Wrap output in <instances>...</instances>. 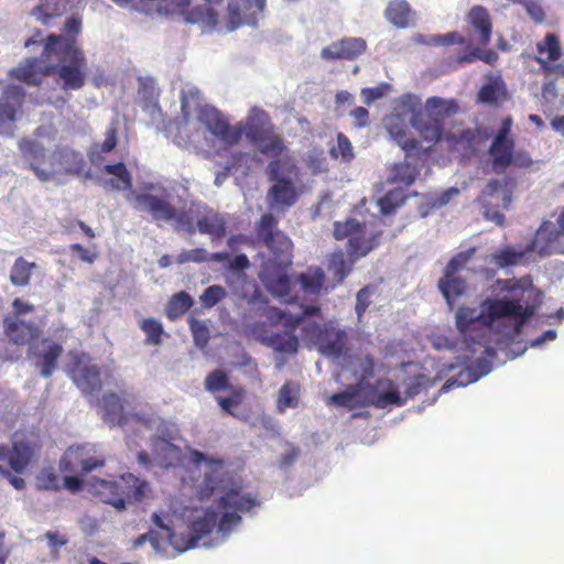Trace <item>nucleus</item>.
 Listing matches in <instances>:
<instances>
[{"mask_svg": "<svg viewBox=\"0 0 564 564\" xmlns=\"http://www.w3.org/2000/svg\"><path fill=\"white\" fill-rule=\"evenodd\" d=\"M508 90L501 76L490 78L489 83L482 85L477 94L478 102L486 105H498L506 100Z\"/></svg>", "mask_w": 564, "mask_h": 564, "instance_id": "72a5a7b5", "label": "nucleus"}, {"mask_svg": "<svg viewBox=\"0 0 564 564\" xmlns=\"http://www.w3.org/2000/svg\"><path fill=\"white\" fill-rule=\"evenodd\" d=\"M517 185V180L510 175L488 181L477 198L487 220L500 227L505 225L506 217L502 210L511 207Z\"/></svg>", "mask_w": 564, "mask_h": 564, "instance_id": "423d86ee", "label": "nucleus"}, {"mask_svg": "<svg viewBox=\"0 0 564 564\" xmlns=\"http://www.w3.org/2000/svg\"><path fill=\"white\" fill-rule=\"evenodd\" d=\"M36 268L35 262H28L19 257L11 269L10 281L15 286H25L30 283L32 270Z\"/></svg>", "mask_w": 564, "mask_h": 564, "instance_id": "49530a36", "label": "nucleus"}, {"mask_svg": "<svg viewBox=\"0 0 564 564\" xmlns=\"http://www.w3.org/2000/svg\"><path fill=\"white\" fill-rule=\"evenodd\" d=\"M300 281L306 292L317 294L323 288L325 274L321 268H316L312 273L301 274Z\"/></svg>", "mask_w": 564, "mask_h": 564, "instance_id": "603ef678", "label": "nucleus"}, {"mask_svg": "<svg viewBox=\"0 0 564 564\" xmlns=\"http://www.w3.org/2000/svg\"><path fill=\"white\" fill-rule=\"evenodd\" d=\"M367 48L366 41L359 37H346L322 50L321 56L326 61L354 59Z\"/></svg>", "mask_w": 564, "mask_h": 564, "instance_id": "a878e982", "label": "nucleus"}, {"mask_svg": "<svg viewBox=\"0 0 564 564\" xmlns=\"http://www.w3.org/2000/svg\"><path fill=\"white\" fill-rule=\"evenodd\" d=\"M267 174L274 184L268 191L269 206L276 210H285L293 206L299 194L293 182L280 175V160L272 159L267 166Z\"/></svg>", "mask_w": 564, "mask_h": 564, "instance_id": "9b49d317", "label": "nucleus"}, {"mask_svg": "<svg viewBox=\"0 0 564 564\" xmlns=\"http://www.w3.org/2000/svg\"><path fill=\"white\" fill-rule=\"evenodd\" d=\"M56 56L57 63H48L50 76L63 90H79L86 84L87 58L74 37L50 34L44 42L42 57Z\"/></svg>", "mask_w": 564, "mask_h": 564, "instance_id": "7ed1b4c3", "label": "nucleus"}, {"mask_svg": "<svg viewBox=\"0 0 564 564\" xmlns=\"http://www.w3.org/2000/svg\"><path fill=\"white\" fill-rule=\"evenodd\" d=\"M466 22L477 44L487 46L491 41L494 30L488 9L482 6L471 7L466 14Z\"/></svg>", "mask_w": 564, "mask_h": 564, "instance_id": "aec40b11", "label": "nucleus"}, {"mask_svg": "<svg viewBox=\"0 0 564 564\" xmlns=\"http://www.w3.org/2000/svg\"><path fill=\"white\" fill-rule=\"evenodd\" d=\"M188 323L195 345L205 348L210 339L209 328L205 322L197 321L194 317L189 318Z\"/></svg>", "mask_w": 564, "mask_h": 564, "instance_id": "5fc2aeb1", "label": "nucleus"}, {"mask_svg": "<svg viewBox=\"0 0 564 564\" xmlns=\"http://www.w3.org/2000/svg\"><path fill=\"white\" fill-rule=\"evenodd\" d=\"M47 59L46 57H29L19 66L10 69L9 76L29 86H40L43 78L50 76L48 63L43 66L41 63Z\"/></svg>", "mask_w": 564, "mask_h": 564, "instance_id": "b1692460", "label": "nucleus"}, {"mask_svg": "<svg viewBox=\"0 0 564 564\" xmlns=\"http://www.w3.org/2000/svg\"><path fill=\"white\" fill-rule=\"evenodd\" d=\"M325 328L326 324L322 325L317 322H307L302 327L303 338L313 343L314 345H318Z\"/></svg>", "mask_w": 564, "mask_h": 564, "instance_id": "0e129e2a", "label": "nucleus"}, {"mask_svg": "<svg viewBox=\"0 0 564 564\" xmlns=\"http://www.w3.org/2000/svg\"><path fill=\"white\" fill-rule=\"evenodd\" d=\"M330 155L335 159L340 156L344 162H350L355 158L351 142L347 135L341 132L337 133V147L330 149Z\"/></svg>", "mask_w": 564, "mask_h": 564, "instance_id": "4d7b16f0", "label": "nucleus"}, {"mask_svg": "<svg viewBox=\"0 0 564 564\" xmlns=\"http://www.w3.org/2000/svg\"><path fill=\"white\" fill-rule=\"evenodd\" d=\"M3 332L9 341L17 346H24L32 339H37L41 329L34 322H25L18 316L3 318Z\"/></svg>", "mask_w": 564, "mask_h": 564, "instance_id": "412c9836", "label": "nucleus"}, {"mask_svg": "<svg viewBox=\"0 0 564 564\" xmlns=\"http://www.w3.org/2000/svg\"><path fill=\"white\" fill-rule=\"evenodd\" d=\"M475 251H476L475 248H469L468 250L462 251V252L457 253L456 256H454L447 263L444 272H447L448 275L457 274V272H459L460 270H463L466 267L468 261L474 256Z\"/></svg>", "mask_w": 564, "mask_h": 564, "instance_id": "052dcab7", "label": "nucleus"}, {"mask_svg": "<svg viewBox=\"0 0 564 564\" xmlns=\"http://www.w3.org/2000/svg\"><path fill=\"white\" fill-rule=\"evenodd\" d=\"M241 129V137L256 145L258 150L272 159H278L288 151L284 139L275 132L270 115L260 108H252L245 121L236 124Z\"/></svg>", "mask_w": 564, "mask_h": 564, "instance_id": "39448f33", "label": "nucleus"}, {"mask_svg": "<svg viewBox=\"0 0 564 564\" xmlns=\"http://www.w3.org/2000/svg\"><path fill=\"white\" fill-rule=\"evenodd\" d=\"M508 291L513 293L512 299H487L481 304L480 313L476 308L459 307L456 312V326L460 333L475 329L477 324L490 328L495 321L505 317H513V335L521 334L525 323L535 314L534 304L524 301L527 292L532 293V288L524 289L518 281L508 286Z\"/></svg>", "mask_w": 564, "mask_h": 564, "instance_id": "f03ea898", "label": "nucleus"}, {"mask_svg": "<svg viewBox=\"0 0 564 564\" xmlns=\"http://www.w3.org/2000/svg\"><path fill=\"white\" fill-rule=\"evenodd\" d=\"M301 386L300 383L288 380L278 392L276 411L284 413L286 409H295L300 403Z\"/></svg>", "mask_w": 564, "mask_h": 564, "instance_id": "e433bc0d", "label": "nucleus"}, {"mask_svg": "<svg viewBox=\"0 0 564 564\" xmlns=\"http://www.w3.org/2000/svg\"><path fill=\"white\" fill-rule=\"evenodd\" d=\"M135 208L149 213L155 221H172L175 217V206L169 200L149 193H140L134 196Z\"/></svg>", "mask_w": 564, "mask_h": 564, "instance_id": "5701e85b", "label": "nucleus"}, {"mask_svg": "<svg viewBox=\"0 0 564 564\" xmlns=\"http://www.w3.org/2000/svg\"><path fill=\"white\" fill-rule=\"evenodd\" d=\"M390 91V85L382 83L376 87L362 88L360 95L366 105H371L373 101L383 98Z\"/></svg>", "mask_w": 564, "mask_h": 564, "instance_id": "e2e57ef3", "label": "nucleus"}, {"mask_svg": "<svg viewBox=\"0 0 564 564\" xmlns=\"http://www.w3.org/2000/svg\"><path fill=\"white\" fill-rule=\"evenodd\" d=\"M191 462L195 465L206 464L207 470L204 473L202 482L198 486L197 495L199 499H207L216 491H224L218 500V507L224 513L217 520L219 532L227 534L235 527L240 524L241 517L238 512H248L259 505V501L251 494L242 492L240 486L228 488L230 480L229 473L225 470V460L220 457L207 456L204 453L193 449L189 453Z\"/></svg>", "mask_w": 564, "mask_h": 564, "instance_id": "f257e3e1", "label": "nucleus"}, {"mask_svg": "<svg viewBox=\"0 0 564 564\" xmlns=\"http://www.w3.org/2000/svg\"><path fill=\"white\" fill-rule=\"evenodd\" d=\"M538 55L534 59L539 63L544 76L552 75L564 77V64L554 63L562 57L560 39L554 33H547L544 39L536 43Z\"/></svg>", "mask_w": 564, "mask_h": 564, "instance_id": "2eb2a0df", "label": "nucleus"}, {"mask_svg": "<svg viewBox=\"0 0 564 564\" xmlns=\"http://www.w3.org/2000/svg\"><path fill=\"white\" fill-rule=\"evenodd\" d=\"M427 43L432 45L459 44L465 45V50H468V44H471L470 41H468L464 35H462L457 31L448 32L446 34L433 35Z\"/></svg>", "mask_w": 564, "mask_h": 564, "instance_id": "13d9d810", "label": "nucleus"}, {"mask_svg": "<svg viewBox=\"0 0 564 564\" xmlns=\"http://www.w3.org/2000/svg\"><path fill=\"white\" fill-rule=\"evenodd\" d=\"M514 141L492 140L488 153L491 158L492 171L501 174L513 163Z\"/></svg>", "mask_w": 564, "mask_h": 564, "instance_id": "c756f323", "label": "nucleus"}, {"mask_svg": "<svg viewBox=\"0 0 564 564\" xmlns=\"http://www.w3.org/2000/svg\"><path fill=\"white\" fill-rule=\"evenodd\" d=\"M263 281H265L268 288L279 296H285L290 292V279L285 273L279 274L275 280L263 278Z\"/></svg>", "mask_w": 564, "mask_h": 564, "instance_id": "69168bd1", "label": "nucleus"}, {"mask_svg": "<svg viewBox=\"0 0 564 564\" xmlns=\"http://www.w3.org/2000/svg\"><path fill=\"white\" fill-rule=\"evenodd\" d=\"M19 150L29 162L30 170L41 182H47L54 176V172L43 169L46 162V149L42 143L29 138H22L19 141Z\"/></svg>", "mask_w": 564, "mask_h": 564, "instance_id": "6ab92c4d", "label": "nucleus"}, {"mask_svg": "<svg viewBox=\"0 0 564 564\" xmlns=\"http://www.w3.org/2000/svg\"><path fill=\"white\" fill-rule=\"evenodd\" d=\"M69 377L85 394H91L101 388L100 368L93 364L91 358L85 354H76L73 356L69 368Z\"/></svg>", "mask_w": 564, "mask_h": 564, "instance_id": "4468645a", "label": "nucleus"}, {"mask_svg": "<svg viewBox=\"0 0 564 564\" xmlns=\"http://www.w3.org/2000/svg\"><path fill=\"white\" fill-rule=\"evenodd\" d=\"M140 328L147 336V343L152 345L161 344L162 335L164 334L163 325L161 322L153 317H149L142 321Z\"/></svg>", "mask_w": 564, "mask_h": 564, "instance_id": "864d4df0", "label": "nucleus"}, {"mask_svg": "<svg viewBox=\"0 0 564 564\" xmlns=\"http://www.w3.org/2000/svg\"><path fill=\"white\" fill-rule=\"evenodd\" d=\"M375 291L376 288L373 285H365L357 292L355 311L358 316V319H360L364 316V314L370 306L371 297Z\"/></svg>", "mask_w": 564, "mask_h": 564, "instance_id": "bf43d9fd", "label": "nucleus"}, {"mask_svg": "<svg viewBox=\"0 0 564 564\" xmlns=\"http://www.w3.org/2000/svg\"><path fill=\"white\" fill-rule=\"evenodd\" d=\"M104 172L115 176L107 182L112 189L126 191L132 187L131 174L123 162L107 164L104 166Z\"/></svg>", "mask_w": 564, "mask_h": 564, "instance_id": "58836bf2", "label": "nucleus"}, {"mask_svg": "<svg viewBox=\"0 0 564 564\" xmlns=\"http://www.w3.org/2000/svg\"><path fill=\"white\" fill-rule=\"evenodd\" d=\"M486 46H477L468 44V50H463L457 53L453 58L452 63L456 65L470 64L476 61H481L490 66H495L499 61V55L491 48H485Z\"/></svg>", "mask_w": 564, "mask_h": 564, "instance_id": "7c9ffc66", "label": "nucleus"}, {"mask_svg": "<svg viewBox=\"0 0 564 564\" xmlns=\"http://www.w3.org/2000/svg\"><path fill=\"white\" fill-rule=\"evenodd\" d=\"M195 227L200 234H208L217 238H221L226 234L225 221L213 212L202 216L198 215Z\"/></svg>", "mask_w": 564, "mask_h": 564, "instance_id": "79ce46f5", "label": "nucleus"}, {"mask_svg": "<svg viewBox=\"0 0 564 564\" xmlns=\"http://www.w3.org/2000/svg\"><path fill=\"white\" fill-rule=\"evenodd\" d=\"M42 447L40 436L33 432L15 434L11 448L0 445V460H8L10 468L22 474Z\"/></svg>", "mask_w": 564, "mask_h": 564, "instance_id": "9d476101", "label": "nucleus"}, {"mask_svg": "<svg viewBox=\"0 0 564 564\" xmlns=\"http://www.w3.org/2000/svg\"><path fill=\"white\" fill-rule=\"evenodd\" d=\"M367 388L371 392L368 404L377 409H386L391 405L401 406L405 403L397 386L390 379H378L375 384H368Z\"/></svg>", "mask_w": 564, "mask_h": 564, "instance_id": "4be33fe9", "label": "nucleus"}, {"mask_svg": "<svg viewBox=\"0 0 564 564\" xmlns=\"http://www.w3.org/2000/svg\"><path fill=\"white\" fill-rule=\"evenodd\" d=\"M63 351L64 349L61 344L48 338L42 339L40 347L30 346L29 348V354L36 359L35 366L40 369V373L44 378H50L56 370L58 359Z\"/></svg>", "mask_w": 564, "mask_h": 564, "instance_id": "a211bd4d", "label": "nucleus"}, {"mask_svg": "<svg viewBox=\"0 0 564 564\" xmlns=\"http://www.w3.org/2000/svg\"><path fill=\"white\" fill-rule=\"evenodd\" d=\"M257 239L273 254L274 261L280 267L292 263L291 239L278 229V219L270 213L263 214L254 227Z\"/></svg>", "mask_w": 564, "mask_h": 564, "instance_id": "6e6552de", "label": "nucleus"}, {"mask_svg": "<svg viewBox=\"0 0 564 564\" xmlns=\"http://www.w3.org/2000/svg\"><path fill=\"white\" fill-rule=\"evenodd\" d=\"M563 238L564 235L560 228H556L551 221H544L528 245V250L535 251L540 256L563 254Z\"/></svg>", "mask_w": 564, "mask_h": 564, "instance_id": "dca6fc26", "label": "nucleus"}, {"mask_svg": "<svg viewBox=\"0 0 564 564\" xmlns=\"http://www.w3.org/2000/svg\"><path fill=\"white\" fill-rule=\"evenodd\" d=\"M348 340L347 333L344 329L335 327L332 323H326V328L318 343V350L326 357L339 358L346 349Z\"/></svg>", "mask_w": 564, "mask_h": 564, "instance_id": "bb28decb", "label": "nucleus"}, {"mask_svg": "<svg viewBox=\"0 0 564 564\" xmlns=\"http://www.w3.org/2000/svg\"><path fill=\"white\" fill-rule=\"evenodd\" d=\"M361 227L362 224L354 218L347 219L343 223L335 221L333 235L336 240H344L345 238L349 240L350 237L354 236Z\"/></svg>", "mask_w": 564, "mask_h": 564, "instance_id": "6e6d98bb", "label": "nucleus"}, {"mask_svg": "<svg viewBox=\"0 0 564 564\" xmlns=\"http://www.w3.org/2000/svg\"><path fill=\"white\" fill-rule=\"evenodd\" d=\"M362 388L364 386L361 382H358L355 386H350L345 391L334 393L329 398V403L336 406L354 409L358 405L357 397L359 395V392Z\"/></svg>", "mask_w": 564, "mask_h": 564, "instance_id": "8fccbe9b", "label": "nucleus"}, {"mask_svg": "<svg viewBox=\"0 0 564 564\" xmlns=\"http://www.w3.org/2000/svg\"><path fill=\"white\" fill-rule=\"evenodd\" d=\"M197 120L225 147L231 148L241 140V129L230 126L223 112L213 106L199 107Z\"/></svg>", "mask_w": 564, "mask_h": 564, "instance_id": "f8f14e48", "label": "nucleus"}, {"mask_svg": "<svg viewBox=\"0 0 564 564\" xmlns=\"http://www.w3.org/2000/svg\"><path fill=\"white\" fill-rule=\"evenodd\" d=\"M457 111V104L454 100L446 101L440 97H430L425 104L424 115H431L434 118L444 119Z\"/></svg>", "mask_w": 564, "mask_h": 564, "instance_id": "c03bdc74", "label": "nucleus"}, {"mask_svg": "<svg viewBox=\"0 0 564 564\" xmlns=\"http://www.w3.org/2000/svg\"><path fill=\"white\" fill-rule=\"evenodd\" d=\"M410 124L417 131L420 137L433 144L442 140L444 133V122L440 118H434L431 115H424L422 106H417V110L413 118L410 119Z\"/></svg>", "mask_w": 564, "mask_h": 564, "instance_id": "393cba45", "label": "nucleus"}, {"mask_svg": "<svg viewBox=\"0 0 564 564\" xmlns=\"http://www.w3.org/2000/svg\"><path fill=\"white\" fill-rule=\"evenodd\" d=\"M384 17L399 29H405L414 21V12L405 0H391L384 10Z\"/></svg>", "mask_w": 564, "mask_h": 564, "instance_id": "2f4dec72", "label": "nucleus"}, {"mask_svg": "<svg viewBox=\"0 0 564 564\" xmlns=\"http://www.w3.org/2000/svg\"><path fill=\"white\" fill-rule=\"evenodd\" d=\"M87 446L88 445L69 446L59 460V470L63 473L83 475Z\"/></svg>", "mask_w": 564, "mask_h": 564, "instance_id": "c9c22d12", "label": "nucleus"}, {"mask_svg": "<svg viewBox=\"0 0 564 564\" xmlns=\"http://www.w3.org/2000/svg\"><path fill=\"white\" fill-rule=\"evenodd\" d=\"M193 304L192 296L185 291H180L170 297L165 306V314L170 321H174L184 315Z\"/></svg>", "mask_w": 564, "mask_h": 564, "instance_id": "a19ab883", "label": "nucleus"}, {"mask_svg": "<svg viewBox=\"0 0 564 564\" xmlns=\"http://www.w3.org/2000/svg\"><path fill=\"white\" fill-rule=\"evenodd\" d=\"M206 391L217 393L220 391H228L232 386L229 383V377L226 371L216 369L209 372L204 381Z\"/></svg>", "mask_w": 564, "mask_h": 564, "instance_id": "3c124183", "label": "nucleus"}, {"mask_svg": "<svg viewBox=\"0 0 564 564\" xmlns=\"http://www.w3.org/2000/svg\"><path fill=\"white\" fill-rule=\"evenodd\" d=\"M356 260L347 258L345 253L339 250L333 252L327 258V270L333 275V280L336 284H341L344 280L352 271Z\"/></svg>", "mask_w": 564, "mask_h": 564, "instance_id": "f704fd0d", "label": "nucleus"}, {"mask_svg": "<svg viewBox=\"0 0 564 564\" xmlns=\"http://www.w3.org/2000/svg\"><path fill=\"white\" fill-rule=\"evenodd\" d=\"M379 240L380 234H368L366 225L362 224V227L351 236L347 242L349 258L357 261L358 259L366 257L370 251L378 247Z\"/></svg>", "mask_w": 564, "mask_h": 564, "instance_id": "cd10ccee", "label": "nucleus"}, {"mask_svg": "<svg viewBox=\"0 0 564 564\" xmlns=\"http://www.w3.org/2000/svg\"><path fill=\"white\" fill-rule=\"evenodd\" d=\"M251 7L250 0H231L228 3V11L230 14L231 22L235 24L234 28L242 23V12L249 10Z\"/></svg>", "mask_w": 564, "mask_h": 564, "instance_id": "338daca9", "label": "nucleus"}, {"mask_svg": "<svg viewBox=\"0 0 564 564\" xmlns=\"http://www.w3.org/2000/svg\"><path fill=\"white\" fill-rule=\"evenodd\" d=\"M263 343L275 351L290 355H295L300 346L297 336L286 330L272 334Z\"/></svg>", "mask_w": 564, "mask_h": 564, "instance_id": "4c0bfd02", "label": "nucleus"}, {"mask_svg": "<svg viewBox=\"0 0 564 564\" xmlns=\"http://www.w3.org/2000/svg\"><path fill=\"white\" fill-rule=\"evenodd\" d=\"M228 391L229 395H217L215 399L224 413L237 417V414L235 413L234 409L242 403V401L246 398L247 391L242 386L232 387Z\"/></svg>", "mask_w": 564, "mask_h": 564, "instance_id": "a18cd8bd", "label": "nucleus"}, {"mask_svg": "<svg viewBox=\"0 0 564 564\" xmlns=\"http://www.w3.org/2000/svg\"><path fill=\"white\" fill-rule=\"evenodd\" d=\"M217 520V511L213 508H207L202 517H198L191 522L188 527L189 538L187 539V541L178 543V538L176 536V533L174 532L173 528L169 524H165L160 514L155 512L152 514L153 523L166 533L167 542L177 552H184L195 547L203 536L209 534L216 528Z\"/></svg>", "mask_w": 564, "mask_h": 564, "instance_id": "1a4fd4ad", "label": "nucleus"}, {"mask_svg": "<svg viewBox=\"0 0 564 564\" xmlns=\"http://www.w3.org/2000/svg\"><path fill=\"white\" fill-rule=\"evenodd\" d=\"M415 156L420 158L421 153L417 154L416 152H412L410 158L405 156L404 161L392 164L387 178L388 183L398 184L399 187L402 188L410 187L415 182L419 174V170L410 161Z\"/></svg>", "mask_w": 564, "mask_h": 564, "instance_id": "c85d7f7f", "label": "nucleus"}, {"mask_svg": "<svg viewBox=\"0 0 564 564\" xmlns=\"http://www.w3.org/2000/svg\"><path fill=\"white\" fill-rule=\"evenodd\" d=\"M440 291L449 305L460 296L466 290V281L456 274L444 272L443 278L438 282Z\"/></svg>", "mask_w": 564, "mask_h": 564, "instance_id": "ea45409f", "label": "nucleus"}, {"mask_svg": "<svg viewBox=\"0 0 564 564\" xmlns=\"http://www.w3.org/2000/svg\"><path fill=\"white\" fill-rule=\"evenodd\" d=\"M227 295L226 290L221 285H210L200 295V302L205 307H213Z\"/></svg>", "mask_w": 564, "mask_h": 564, "instance_id": "680f3d73", "label": "nucleus"}, {"mask_svg": "<svg viewBox=\"0 0 564 564\" xmlns=\"http://www.w3.org/2000/svg\"><path fill=\"white\" fill-rule=\"evenodd\" d=\"M188 7L189 0H160L158 12L167 15L178 14L184 17L187 23L203 24L209 29L217 25L218 14L209 4L198 6L192 10Z\"/></svg>", "mask_w": 564, "mask_h": 564, "instance_id": "ddd939ff", "label": "nucleus"}, {"mask_svg": "<svg viewBox=\"0 0 564 564\" xmlns=\"http://www.w3.org/2000/svg\"><path fill=\"white\" fill-rule=\"evenodd\" d=\"M50 172L80 176L85 172L86 161L83 154L68 147H56L51 155Z\"/></svg>", "mask_w": 564, "mask_h": 564, "instance_id": "f3484780", "label": "nucleus"}, {"mask_svg": "<svg viewBox=\"0 0 564 564\" xmlns=\"http://www.w3.org/2000/svg\"><path fill=\"white\" fill-rule=\"evenodd\" d=\"M405 199L406 195L404 188L398 186L390 189L378 202L380 212L383 215H390L394 213L398 207L402 206Z\"/></svg>", "mask_w": 564, "mask_h": 564, "instance_id": "09e8293b", "label": "nucleus"}, {"mask_svg": "<svg viewBox=\"0 0 564 564\" xmlns=\"http://www.w3.org/2000/svg\"><path fill=\"white\" fill-rule=\"evenodd\" d=\"M102 419L110 425H124L127 415L121 398L115 392H107L101 400Z\"/></svg>", "mask_w": 564, "mask_h": 564, "instance_id": "473e14b6", "label": "nucleus"}, {"mask_svg": "<svg viewBox=\"0 0 564 564\" xmlns=\"http://www.w3.org/2000/svg\"><path fill=\"white\" fill-rule=\"evenodd\" d=\"M529 252H531V250H528V246L523 250L506 247L494 253L492 259L497 267L507 268L519 264Z\"/></svg>", "mask_w": 564, "mask_h": 564, "instance_id": "de8ad7c7", "label": "nucleus"}, {"mask_svg": "<svg viewBox=\"0 0 564 564\" xmlns=\"http://www.w3.org/2000/svg\"><path fill=\"white\" fill-rule=\"evenodd\" d=\"M148 482L133 474H123L113 480L96 478L89 484V492L100 502L123 511L128 503L141 501L148 490Z\"/></svg>", "mask_w": 564, "mask_h": 564, "instance_id": "20e7f679", "label": "nucleus"}, {"mask_svg": "<svg viewBox=\"0 0 564 564\" xmlns=\"http://www.w3.org/2000/svg\"><path fill=\"white\" fill-rule=\"evenodd\" d=\"M198 208L199 206L194 202H192L188 207L181 209L175 207V217L172 219V221L175 223V227L177 229L185 230L188 234H194L196 230V219L199 215Z\"/></svg>", "mask_w": 564, "mask_h": 564, "instance_id": "37998d69", "label": "nucleus"}, {"mask_svg": "<svg viewBox=\"0 0 564 564\" xmlns=\"http://www.w3.org/2000/svg\"><path fill=\"white\" fill-rule=\"evenodd\" d=\"M420 106V98L414 95L401 96L393 108V112L383 120L390 137L406 152V158L412 152L420 154V142L408 133V123L413 118Z\"/></svg>", "mask_w": 564, "mask_h": 564, "instance_id": "0eeeda50", "label": "nucleus"}, {"mask_svg": "<svg viewBox=\"0 0 564 564\" xmlns=\"http://www.w3.org/2000/svg\"><path fill=\"white\" fill-rule=\"evenodd\" d=\"M106 464V458L102 455H97L96 451L87 446V453L84 460V470L83 475L88 474L95 469L104 467Z\"/></svg>", "mask_w": 564, "mask_h": 564, "instance_id": "774afa93", "label": "nucleus"}]
</instances>
